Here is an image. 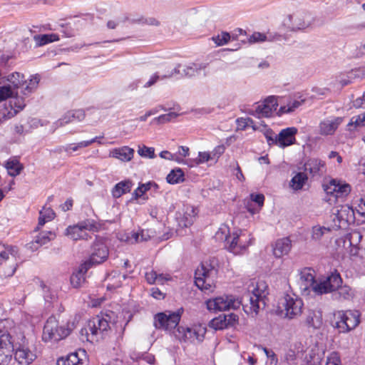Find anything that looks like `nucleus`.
Returning <instances> with one entry per match:
<instances>
[{
    "label": "nucleus",
    "instance_id": "nucleus-33",
    "mask_svg": "<svg viewBox=\"0 0 365 365\" xmlns=\"http://www.w3.org/2000/svg\"><path fill=\"white\" fill-rule=\"evenodd\" d=\"M5 168L8 170V173L10 176L16 177L19 175L24 169V165L16 158L9 159L6 164Z\"/></svg>",
    "mask_w": 365,
    "mask_h": 365
},
{
    "label": "nucleus",
    "instance_id": "nucleus-60",
    "mask_svg": "<svg viewBox=\"0 0 365 365\" xmlns=\"http://www.w3.org/2000/svg\"><path fill=\"white\" fill-rule=\"evenodd\" d=\"M353 106L355 108H365L364 93L361 97H359L353 101Z\"/></svg>",
    "mask_w": 365,
    "mask_h": 365
},
{
    "label": "nucleus",
    "instance_id": "nucleus-8",
    "mask_svg": "<svg viewBox=\"0 0 365 365\" xmlns=\"http://www.w3.org/2000/svg\"><path fill=\"white\" fill-rule=\"evenodd\" d=\"M98 230L94 220L86 219L66 230V235L73 240H88L90 237L87 231H96Z\"/></svg>",
    "mask_w": 365,
    "mask_h": 365
},
{
    "label": "nucleus",
    "instance_id": "nucleus-61",
    "mask_svg": "<svg viewBox=\"0 0 365 365\" xmlns=\"http://www.w3.org/2000/svg\"><path fill=\"white\" fill-rule=\"evenodd\" d=\"M73 122V119L71 118V116H68V111L57 122L56 124L58 126H63L69 123Z\"/></svg>",
    "mask_w": 365,
    "mask_h": 365
},
{
    "label": "nucleus",
    "instance_id": "nucleus-46",
    "mask_svg": "<svg viewBox=\"0 0 365 365\" xmlns=\"http://www.w3.org/2000/svg\"><path fill=\"white\" fill-rule=\"evenodd\" d=\"M138 153L143 158L153 159L155 157V149L145 145L139 146Z\"/></svg>",
    "mask_w": 365,
    "mask_h": 365
},
{
    "label": "nucleus",
    "instance_id": "nucleus-21",
    "mask_svg": "<svg viewBox=\"0 0 365 365\" xmlns=\"http://www.w3.org/2000/svg\"><path fill=\"white\" fill-rule=\"evenodd\" d=\"M343 121V117L327 118L319 123V133L322 135H332Z\"/></svg>",
    "mask_w": 365,
    "mask_h": 365
},
{
    "label": "nucleus",
    "instance_id": "nucleus-5",
    "mask_svg": "<svg viewBox=\"0 0 365 365\" xmlns=\"http://www.w3.org/2000/svg\"><path fill=\"white\" fill-rule=\"evenodd\" d=\"M71 330L66 325H59L55 317H50L43 327L42 340L45 342H57L70 334Z\"/></svg>",
    "mask_w": 365,
    "mask_h": 365
},
{
    "label": "nucleus",
    "instance_id": "nucleus-20",
    "mask_svg": "<svg viewBox=\"0 0 365 365\" xmlns=\"http://www.w3.org/2000/svg\"><path fill=\"white\" fill-rule=\"evenodd\" d=\"M278 106L277 99L275 96H269L256 108L252 115L260 118H268L272 115Z\"/></svg>",
    "mask_w": 365,
    "mask_h": 365
},
{
    "label": "nucleus",
    "instance_id": "nucleus-25",
    "mask_svg": "<svg viewBox=\"0 0 365 365\" xmlns=\"http://www.w3.org/2000/svg\"><path fill=\"white\" fill-rule=\"evenodd\" d=\"M39 81L40 76L38 74L31 76L29 80H25L24 78L20 86L21 88V93L25 96H29L37 89Z\"/></svg>",
    "mask_w": 365,
    "mask_h": 365
},
{
    "label": "nucleus",
    "instance_id": "nucleus-35",
    "mask_svg": "<svg viewBox=\"0 0 365 365\" xmlns=\"http://www.w3.org/2000/svg\"><path fill=\"white\" fill-rule=\"evenodd\" d=\"M57 365H83V362L79 359L76 352L71 353L57 360Z\"/></svg>",
    "mask_w": 365,
    "mask_h": 365
},
{
    "label": "nucleus",
    "instance_id": "nucleus-7",
    "mask_svg": "<svg viewBox=\"0 0 365 365\" xmlns=\"http://www.w3.org/2000/svg\"><path fill=\"white\" fill-rule=\"evenodd\" d=\"M359 313L357 311H339L335 314L336 319L334 327L339 332L346 333L354 329L360 322Z\"/></svg>",
    "mask_w": 365,
    "mask_h": 365
},
{
    "label": "nucleus",
    "instance_id": "nucleus-50",
    "mask_svg": "<svg viewBox=\"0 0 365 365\" xmlns=\"http://www.w3.org/2000/svg\"><path fill=\"white\" fill-rule=\"evenodd\" d=\"M14 94V91L12 90L10 85L0 86V101H4L7 98H10Z\"/></svg>",
    "mask_w": 365,
    "mask_h": 365
},
{
    "label": "nucleus",
    "instance_id": "nucleus-58",
    "mask_svg": "<svg viewBox=\"0 0 365 365\" xmlns=\"http://www.w3.org/2000/svg\"><path fill=\"white\" fill-rule=\"evenodd\" d=\"M267 40V36L264 34H262L259 32H255L252 36L249 38L250 43H257L262 42Z\"/></svg>",
    "mask_w": 365,
    "mask_h": 365
},
{
    "label": "nucleus",
    "instance_id": "nucleus-64",
    "mask_svg": "<svg viewBox=\"0 0 365 365\" xmlns=\"http://www.w3.org/2000/svg\"><path fill=\"white\" fill-rule=\"evenodd\" d=\"M225 148L222 145H219L216 147L210 153L213 157V159L219 158V157L224 153Z\"/></svg>",
    "mask_w": 365,
    "mask_h": 365
},
{
    "label": "nucleus",
    "instance_id": "nucleus-56",
    "mask_svg": "<svg viewBox=\"0 0 365 365\" xmlns=\"http://www.w3.org/2000/svg\"><path fill=\"white\" fill-rule=\"evenodd\" d=\"M160 157L166 160H175L178 163H182V158L176 155L172 154L168 150H163L160 153Z\"/></svg>",
    "mask_w": 365,
    "mask_h": 365
},
{
    "label": "nucleus",
    "instance_id": "nucleus-27",
    "mask_svg": "<svg viewBox=\"0 0 365 365\" xmlns=\"http://www.w3.org/2000/svg\"><path fill=\"white\" fill-rule=\"evenodd\" d=\"M292 247L291 240L288 237H284L277 240L273 248V253L276 257H281L287 255Z\"/></svg>",
    "mask_w": 365,
    "mask_h": 365
},
{
    "label": "nucleus",
    "instance_id": "nucleus-16",
    "mask_svg": "<svg viewBox=\"0 0 365 365\" xmlns=\"http://www.w3.org/2000/svg\"><path fill=\"white\" fill-rule=\"evenodd\" d=\"M180 320V316L178 313L173 312L167 314L161 312L155 316L154 326L156 329L171 330L178 325Z\"/></svg>",
    "mask_w": 365,
    "mask_h": 365
},
{
    "label": "nucleus",
    "instance_id": "nucleus-32",
    "mask_svg": "<svg viewBox=\"0 0 365 365\" xmlns=\"http://www.w3.org/2000/svg\"><path fill=\"white\" fill-rule=\"evenodd\" d=\"M133 183L130 180H126L117 183L112 190V195L115 198H118L123 195L130 192Z\"/></svg>",
    "mask_w": 365,
    "mask_h": 365
},
{
    "label": "nucleus",
    "instance_id": "nucleus-1",
    "mask_svg": "<svg viewBox=\"0 0 365 365\" xmlns=\"http://www.w3.org/2000/svg\"><path fill=\"white\" fill-rule=\"evenodd\" d=\"M253 289L243 295L241 300L235 299L232 295L217 297L207 301V307L214 312H222L230 309H236L242 306L244 312L248 315L256 316L260 309L265 307L264 298L266 297L267 286L264 282H257Z\"/></svg>",
    "mask_w": 365,
    "mask_h": 365
},
{
    "label": "nucleus",
    "instance_id": "nucleus-12",
    "mask_svg": "<svg viewBox=\"0 0 365 365\" xmlns=\"http://www.w3.org/2000/svg\"><path fill=\"white\" fill-rule=\"evenodd\" d=\"M354 210L347 205H341L336 207L333 212L332 221L336 228L346 227L354 222Z\"/></svg>",
    "mask_w": 365,
    "mask_h": 365
},
{
    "label": "nucleus",
    "instance_id": "nucleus-11",
    "mask_svg": "<svg viewBox=\"0 0 365 365\" xmlns=\"http://www.w3.org/2000/svg\"><path fill=\"white\" fill-rule=\"evenodd\" d=\"M207 65L205 63H191L187 65L178 64L168 75L163 77H173L180 75L182 78H192L205 71Z\"/></svg>",
    "mask_w": 365,
    "mask_h": 365
},
{
    "label": "nucleus",
    "instance_id": "nucleus-45",
    "mask_svg": "<svg viewBox=\"0 0 365 365\" xmlns=\"http://www.w3.org/2000/svg\"><path fill=\"white\" fill-rule=\"evenodd\" d=\"M329 231L325 227L314 226L312 227V239L314 241H319L322 236Z\"/></svg>",
    "mask_w": 365,
    "mask_h": 365
},
{
    "label": "nucleus",
    "instance_id": "nucleus-22",
    "mask_svg": "<svg viewBox=\"0 0 365 365\" xmlns=\"http://www.w3.org/2000/svg\"><path fill=\"white\" fill-rule=\"evenodd\" d=\"M304 170L312 178H320L327 171L326 164L318 158H310L304 165Z\"/></svg>",
    "mask_w": 365,
    "mask_h": 365
},
{
    "label": "nucleus",
    "instance_id": "nucleus-43",
    "mask_svg": "<svg viewBox=\"0 0 365 365\" xmlns=\"http://www.w3.org/2000/svg\"><path fill=\"white\" fill-rule=\"evenodd\" d=\"M24 78V75L18 72H14L8 75L6 77V81L12 84L14 88H20Z\"/></svg>",
    "mask_w": 365,
    "mask_h": 365
},
{
    "label": "nucleus",
    "instance_id": "nucleus-40",
    "mask_svg": "<svg viewBox=\"0 0 365 365\" xmlns=\"http://www.w3.org/2000/svg\"><path fill=\"white\" fill-rule=\"evenodd\" d=\"M307 175L304 173H298L290 181V186L296 190H301L307 180Z\"/></svg>",
    "mask_w": 365,
    "mask_h": 365
},
{
    "label": "nucleus",
    "instance_id": "nucleus-47",
    "mask_svg": "<svg viewBox=\"0 0 365 365\" xmlns=\"http://www.w3.org/2000/svg\"><path fill=\"white\" fill-rule=\"evenodd\" d=\"M178 115L175 112H170L169 113L161 115L157 118H155L153 120V123H156L158 124L165 123L167 122L170 121L171 120L177 118Z\"/></svg>",
    "mask_w": 365,
    "mask_h": 365
},
{
    "label": "nucleus",
    "instance_id": "nucleus-28",
    "mask_svg": "<svg viewBox=\"0 0 365 365\" xmlns=\"http://www.w3.org/2000/svg\"><path fill=\"white\" fill-rule=\"evenodd\" d=\"M134 150L128 146L115 148L110 152V156L123 162H128L133 158Z\"/></svg>",
    "mask_w": 365,
    "mask_h": 365
},
{
    "label": "nucleus",
    "instance_id": "nucleus-23",
    "mask_svg": "<svg viewBox=\"0 0 365 365\" xmlns=\"http://www.w3.org/2000/svg\"><path fill=\"white\" fill-rule=\"evenodd\" d=\"M292 29L303 30L310 26L312 24V17L310 15L304 13H297L289 16Z\"/></svg>",
    "mask_w": 365,
    "mask_h": 365
},
{
    "label": "nucleus",
    "instance_id": "nucleus-49",
    "mask_svg": "<svg viewBox=\"0 0 365 365\" xmlns=\"http://www.w3.org/2000/svg\"><path fill=\"white\" fill-rule=\"evenodd\" d=\"M230 39V35L227 32H222L216 36L212 37V40L217 46H223L227 43Z\"/></svg>",
    "mask_w": 365,
    "mask_h": 365
},
{
    "label": "nucleus",
    "instance_id": "nucleus-42",
    "mask_svg": "<svg viewBox=\"0 0 365 365\" xmlns=\"http://www.w3.org/2000/svg\"><path fill=\"white\" fill-rule=\"evenodd\" d=\"M114 278H117L118 280L112 284L108 283L107 286L108 289H115L120 287L122 284V279H125L126 277L125 274H121L120 272L115 271L108 276V280L113 279Z\"/></svg>",
    "mask_w": 365,
    "mask_h": 365
},
{
    "label": "nucleus",
    "instance_id": "nucleus-6",
    "mask_svg": "<svg viewBox=\"0 0 365 365\" xmlns=\"http://www.w3.org/2000/svg\"><path fill=\"white\" fill-rule=\"evenodd\" d=\"M19 256V249L16 246H6L0 245V267L3 275L6 277H11L16 270V257Z\"/></svg>",
    "mask_w": 365,
    "mask_h": 365
},
{
    "label": "nucleus",
    "instance_id": "nucleus-41",
    "mask_svg": "<svg viewBox=\"0 0 365 365\" xmlns=\"http://www.w3.org/2000/svg\"><path fill=\"white\" fill-rule=\"evenodd\" d=\"M167 181L170 184H178L184 181V173L180 168L173 170L168 175Z\"/></svg>",
    "mask_w": 365,
    "mask_h": 365
},
{
    "label": "nucleus",
    "instance_id": "nucleus-4",
    "mask_svg": "<svg viewBox=\"0 0 365 365\" xmlns=\"http://www.w3.org/2000/svg\"><path fill=\"white\" fill-rule=\"evenodd\" d=\"M110 319L111 316L108 314L93 317L81 330V336H85L86 339L91 343L103 339L110 329Z\"/></svg>",
    "mask_w": 365,
    "mask_h": 365
},
{
    "label": "nucleus",
    "instance_id": "nucleus-52",
    "mask_svg": "<svg viewBox=\"0 0 365 365\" xmlns=\"http://www.w3.org/2000/svg\"><path fill=\"white\" fill-rule=\"evenodd\" d=\"M354 125L356 127L365 126V112L361 115H358L351 118L348 125L350 126Z\"/></svg>",
    "mask_w": 365,
    "mask_h": 365
},
{
    "label": "nucleus",
    "instance_id": "nucleus-14",
    "mask_svg": "<svg viewBox=\"0 0 365 365\" xmlns=\"http://www.w3.org/2000/svg\"><path fill=\"white\" fill-rule=\"evenodd\" d=\"M176 336L185 342H201L204 339L206 332L205 329L201 327L189 328L178 327Z\"/></svg>",
    "mask_w": 365,
    "mask_h": 365
},
{
    "label": "nucleus",
    "instance_id": "nucleus-51",
    "mask_svg": "<svg viewBox=\"0 0 365 365\" xmlns=\"http://www.w3.org/2000/svg\"><path fill=\"white\" fill-rule=\"evenodd\" d=\"M213 157L210 153L207 152H199L198 157L194 160L195 165H200L205 163L210 160H212Z\"/></svg>",
    "mask_w": 365,
    "mask_h": 365
},
{
    "label": "nucleus",
    "instance_id": "nucleus-15",
    "mask_svg": "<svg viewBox=\"0 0 365 365\" xmlns=\"http://www.w3.org/2000/svg\"><path fill=\"white\" fill-rule=\"evenodd\" d=\"M341 284L342 279L340 274L336 272H332L325 280L314 285V292L317 294L334 293Z\"/></svg>",
    "mask_w": 365,
    "mask_h": 365
},
{
    "label": "nucleus",
    "instance_id": "nucleus-3",
    "mask_svg": "<svg viewBox=\"0 0 365 365\" xmlns=\"http://www.w3.org/2000/svg\"><path fill=\"white\" fill-rule=\"evenodd\" d=\"M217 262L215 259L202 262L195 272V283L205 293L212 292L217 276Z\"/></svg>",
    "mask_w": 365,
    "mask_h": 365
},
{
    "label": "nucleus",
    "instance_id": "nucleus-26",
    "mask_svg": "<svg viewBox=\"0 0 365 365\" xmlns=\"http://www.w3.org/2000/svg\"><path fill=\"white\" fill-rule=\"evenodd\" d=\"M89 268V266L84 263L79 267L78 270L72 274L70 282L73 287L78 288L86 282L85 275Z\"/></svg>",
    "mask_w": 365,
    "mask_h": 365
},
{
    "label": "nucleus",
    "instance_id": "nucleus-57",
    "mask_svg": "<svg viewBox=\"0 0 365 365\" xmlns=\"http://www.w3.org/2000/svg\"><path fill=\"white\" fill-rule=\"evenodd\" d=\"M167 74H165V75H159L158 73H154L151 77L149 79V81L148 82H146L144 85V87L145 88H148V87H150L152 86L153 85H154L158 80H165V79H167V78H170V77H165L163 78V76H166Z\"/></svg>",
    "mask_w": 365,
    "mask_h": 365
},
{
    "label": "nucleus",
    "instance_id": "nucleus-54",
    "mask_svg": "<svg viewBox=\"0 0 365 365\" xmlns=\"http://www.w3.org/2000/svg\"><path fill=\"white\" fill-rule=\"evenodd\" d=\"M264 135L269 145H277V135L272 129H267Z\"/></svg>",
    "mask_w": 365,
    "mask_h": 365
},
{
    "label": "nucleus",
    "instance_id": "nucleus-2",
    "mask_svg": "<svg viewBox=\"0 0 365 365\" xmlns=\"http://www.w3.org/2000/svg\"><path fill=\"white\" fill-rule=\"evenodd\" d=\"M14 351V359L21 365H29L37 357L34 346L23 344L14 349L11 333L7 330H0V365H9Z\"/></svg>",
    "mask_w": 365,
    "mask_h": 365
},
{
    "label": "nucleus",
    "instance_id": "nucleus-48",
    "mask_svg": "<svg viewBox=\"0 0 365 365\" xmlns=\"http://www.w3.org/2000/svg\"><path fill=\"white\" fill-rule=\"evenodd\" d=\"M155 185L154 182H149L145 184H141L133 193L134 197L138 199L141 197L146 191L149 190L152 185Z\"/></svg>",
    "mask_w": 365,
    "mask_h": 365
},
{
    "label": "nucleus",
    "instance_id": "nucleus-24",
    "mask_svg": "<svg viewBox=\"0 0 365 365\" xmlns=\"http://www.w3.org/2000/svg\"><path fill=\"white\" fill-rule=\"evenodd\" d=\"M297 129L295 127H289L282 129L277 135V145L280 148H285L293 145L295 143V135Z\"/></svg>",
    "mask_w": 365,
    "mask_h": 365
},
{
    "label": "nucleus",
    "instance_id": "nucleus-39",
    "mask_svg": "<svg viewBox=\"0 0 365 365\" xmlns=\"http://www.w3.org/2000/svg\"><path fill=\"white\" fill-rule=\"evenodd\" d=\"M232 315L226 316L225 314L220 315L218 317L213 319L211 321V326L215 329H223L226 328L230 324V319Z\"/></svg>",
    "mask_w": 365,
    "mask_h": 365
},
{
    "label": "nucleus",
    "instance_id": "nucleus-38",
    "mask_svg": "<svg viewBox=\"0 0 365 365\" xmlns=\"http://www.w3.org/2000/svg\"><path fill=\"white\" fill-rule=\"evenodd\" d=\"M34 40L37 46H42L48 43L57 41L59 40L58 36L55 34H39L34 36Z\"/></svg>",
    "mask_w": 365,
    "mask_h": 365
},
{
    "label": "nucleus",
    "instance_id": "nucleus-18",
    "mask_svg": "<svg viewBox=\"0 0 365 365\" xmlns=\"http://www.w3.org/2000/svg\"><path fill=\"white\" fill-rule=\"evenodd\" d=\"M323 187L327 195H333L336 198L344 197L351 192L349 184L334 179L331 180L327 184H324Z\"/></svg>",
    "mask_w": 365,
    "mask_h": 365
},
{
    "label": "nucleus",
    "instance_id": "nucleus-55",
    "mask_svg": "<svg viewBox=\"0 0 365 365\" xmlns=\"http://www.w3.org/2000/svg\"><path fill=\"white\" fill-rule=\"evenodd\" d=\"M68 116L74 121H81L85 118V112L81 109L73 110L68 111Z\"/></svg>",
    "mask_w": 365,
    "mask_h": 365
},
{
    "label": "nucleus",
    "instance_id": "nucleus-53",
    "mask_svg": "<svg viewBox=\"0 0 365 365\" xmlns=\"http://www.w3.org/2000/svg\"><path fill=\"white\" fill-rule=\"evenodd\" d=\"M325 365H341V359L337 352H331L327 359Z\"/></svg>",
    "mask_w": 365,
    "mask_h": 365
},
{
    "label": "nucleus",
    "instance_id": "nucleus-44",
    "mask_svg": "<svg viewBox=\"0 0 365 365\" xmlns=\"http://www.w3.org/2000/svg\"><path fill=\"white\" fill-rule=\"evenodd\" d=\"M145 279L149 284H153L156 282L163 283L164 278L163 274H158L156 272L151 270L145 273Z\"/></svg>",
    "mask_w": 365,
    "mask_h": 365
},
{
    "label": "nucleus",
    "instance_id": "nucleus-9",
    "mask_svg": "<svg viewBox=\"0 0 365 365\" xmlns=\"http://www.w3.org/2000/svg\"><path fill=\"white\" fill-rule=\"evenodd\" d=\"M303 306L302 299L293 293L284 294L279 302V307L283 309L285 317L289 319L301 315Z\"/></svg>",
    "mask_w": 365,
    "mask_h": 365
},
{
    "label": "nucleus",
    "instance_id": "nucleus-19",
    "mask_svg": "<svg viewBox=\"0 0 365 365\" xmlns=\"http://www.w3.org/2000/svg\"><path fill=\"white\" fill-rule=\"evenodd\" d=\"M26 106L24 98L20 97L16 93L13 95L9 101V103H5L4 108L1 109V113L4 118H11L16 115L20 110H23Z\"/></svg>",
    "mask_w": 365,
    "mask_h": 365
},
{
    "label": "nucleus",
    "instance_id": "nucleus-59",
    "mask_svg": "<svg viewBox=\"0 0 365 365\" xmlns=\"http://www.w3.org/2000/svg\"><path fill=\"white\" fill-rule=\"evenodd\" d=\"M102 138H103V136H99V137L96 136L89 140L81 141V142L77 143V145L78 146V148H82L88 147L96 142H97L99 144H101V142L99 141L98 140Z\"/></svg>",
    "mask_w": 365,
    "mask_h": 365
},
{
    "label": "nucleus",
    "instance_id": "nucleus-34",
    "mask_svg": "<svg viewBox=\"0 0 365 365\" xmlns=\"http://www.w3.org/2000/svg\"><path fill=\"white\" fill-rule=\"evenodd\" d=\"M306 323L309 327L314 329H319L322 325V317L319 312L309 311Z\"/></svg>",
    "mask_w": 365,
    "mask_h": 365
},
{
    "label": "nucleus",
    "instance_id": "nucleus-17",
    "mask_svg": "<svg viewBox=\"0 0 365 365\" xmlns=\"http://www.w3.org/2000/svg\"><path fill=\"white\" fill-rule=\"evenodd\" d=\"M109 255L108 248L105 243L101 241H96L93 243L91 248V253L88 261L85 262L87 266L96 265L105 262Z\"/></svg>",
    "mask_w": 365,
    "mask_h": 365
},
{
    "label": "nucleus",
    "instance_id": "nucleus-10",
    "mask_svg": "<svg viewBox=\"0 0 365 365\" xmlns=\"http://www.w3.org/2000/svg\"><path fill=\"white\" fill-rule=\"evenodd\" d=\"M225 242L227 249L235 255L240 254L249 246L247 237L241 230L225 235Z\"/></svg>",
    "mask_w": 365,
    "mask_h": 365
},
{
    "label": "nucleus",
    "instance_id": "nucleus-63",
    "mask_svg": "<svg viewBox=\"0 0 365 365\" xmlns=\"http://www.w3.org/2000/svg\"><path fill=\"white\" fill-rule=\"evenodd\" d=\"M250 197L252 201L255 202L259 206L264 204V196L262 194H251Z\"/></svg>",
    "mask_w": 365,
    "mask_h": 365
},
{
    "label": "nucleus",
    "instance_id": "nucleus-31",
    "mask_svg": "<svg viewBox=\"0 0 365 365\" xmlns=\"http://www.w3.org/2000/svg\"><path fill=\"white\" fill-rule=\"evenodd\" d=\"M55 237V235L51 231L40 232L31 242L30 248L37 250L38 247L47 244Z\"/></svg>",
    "mask_w": 365,
    "mask_h": 365
},
{
    "label": "nucleus",
    "instance_id": "nucleus-36",
    "mask_svg": "<svg viewBox=\"0 0 365 365\" xmlns=\"http://www.w3.org/2000/svg\"><path fill=\"white\" fill-rule=\"evenodd\" d=\"M324 353H320L317 350H310L304 357V361L307 365H321Z\"/></svg>",
    "mask_w": 365,
    "mask_h": 365
},
{
    "label": "nucleus",
    "instance_id": "nucleus-37",
    "mask_svg": "<svg viewBox=\"0 0 365 365\" xmlns=\"http://www.w3.org/2000/svg\"><path fill=\"white\" fill-rule=\"evenodd\" d=\"M301 289L304 291H309L311 289L314 291V285L318 284L314 280V276L310 273L302 272L300 277Z\"/></svg>",
    "mask_w": 365,
    "mask_h": 365
},
{
    "label": "nucleus",
    "instance_id": "nucleus-30",
    "mask_svg": "<svg viewBox=\"0 0 365 365\" xmlns=\"http://www.w3.org/2000/svg\"><path fill=\"white\" fill-rule=\"evenodd\" d=\"M354 296V292L349 286L341 284L332 294L333 298L339 301L350 300Z\"/></svg>",
    "mask_w": 365,
    "mask_h": 365
},
{
    "label": "nucleus",
    "instance_id": "nucleus-62",
    "mask_svg": "<svg viewBox=\"0 0 365 365\" xmlns=\"http://www.w3.org/2000/svg\"><path fill=\"white\" fill-rule=\"evenodd\" d=\"M43 213V215L46 218L47 220L51 221L55 217V212L54 211L50 208V207H43L41 210Z\"/></svg>",
    "mask_w": 365,
    "mask_h": 365
},
{
    "label": "nucleus",
    "instance_id": "nucleus-13",
    "mask_svg": "<svg viewBox=\"0 0 365 365\" xmlns=\"http://www.w3.org/2000/svg\"><path fill=\"white\" fill-rule=\"evenodd\" d=\"M195 215V210L191 206H184L175 213L177 222L175 230L178 235H182L183 229L192 225Z\"/></svg>",
    "mask_w": 365,
    "mask_h": 365
},
{
    "label": "nucleus",
    "instance_id": "nucleus-29",
    "mask_svg": "<svg viewBox=\"0 0 365 365\" xmlns=\"http://www.w3.org/2000/svg\"><path fill=\"white\" fill-rule=\"evenodd\" d=\"M155 232L151 229L141 230L139 232H133L128 240L131 243L148 241L154 237Z\"/></svg>",
    "mask_w": 365,
    "mask_h": 365
}]
</instances>
